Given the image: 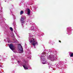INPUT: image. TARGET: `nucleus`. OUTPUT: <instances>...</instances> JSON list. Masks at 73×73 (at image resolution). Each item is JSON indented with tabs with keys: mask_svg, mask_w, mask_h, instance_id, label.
<instances>
[{
	"mask_svg": "<svg viewBox=\"0 0 73 73\" xmlns=\"http://www.w3.org/2000/svg\"><path fill=\"white\" fill-rule=\"evenodd\" d=\"M33 28V27H31V28Z\"/></svg>",
	"mask_w": 73,
	"mask_h": 73,
	"instance_id": "17",
	"label": "nucleus"
},
{
	"mask_svg": "<svg viewBox=\"0 0 73 73\" xmlns=\"http://www.w3.org/2000/svg\"><path fill=\"white\" fill-rule=\"evenodd\" d=\"M24 13V11H21L20 12V15H23Z\"/></svg>",
	"mask_w": 73,
	"mask_h": 73,
	"instance_id": "11",
	"label": "nucleus"
},
{
	"mask_svg": "<svg viewBox=\"0 0 73 73\" xmlns=\"http://www.w3.org/2000/svg\"><path fill=\"white\" fill-rule=\"evenodd\" d=\"M18 64H20V61H18Z\"/></svg>",
	"mask_w": 73,
	"mask_h": 73,
	"instance_id": "14",
	"label": "nucleus"
},
{
	"mask_svg": "<svg viewBox=\"0 0 73 73\" xmlns=\"http://www.w3.org/2000/svg\"><path fill=\"white\" fill-rule=\"evenodd\" d=\"M12 35H13L12 37H14V38H15V35H14V34H13Z\"/></svg>",
	"mask_w": 73,
	"mask_h": 73,
	"instance_id": "13",
	"label": "nucleus"
},
{
	"mask_svg": "<svg viewBox=\"0 0 73 73\" xmlns=\"http://www.w3.org/2000/svg\"><path fill=\"white\" fill-rule=\"evenodd\" d=\"M47 58L48 60H50L51 61H53L56 58L54 55L51 54L48 56H47Z\"/></svg>",
	"mask_w": 73,
	"mask_h": 73,
	"instance_id": "3",
	"label": "nucleus"
},
{
	"mask_svg": "<svg viewBox=\"0 0 73 73\" xmlns=\"http://www.w3.org/2000/svg\"><path fill=\"white\" fill-rule=\"evenodd\" d=\"M42 55H41L40 57L41 58V61L43 64H47V61L44 58V56H46V52H43L42 53Z\"/></svg>",
	"mask_w": 73,
	"mask_h": 73,
	"instance_id": "2",
	"label": "nucleus"
},
{
	"mask_svg": "<svg viewBox=\"0 0 73 73\" xmlns=\"http://www.w3.org/2000/svg\"><path fill=\"white\" fill-rule=\"evenodd\" d=\"M18 49H19V52L20 53H23V47L20 44H19Z\"/></svg>",
	"mask_w": 73,
	"mask_h": 73,
	"instance_id": "5",
	"label": "nucleus"
},
{
	"mask_svg": "<svg viewBox=\"0 0 73 73\" xmlns=\"http://www.w3.org/2000/svg\"><path fill=\"white\" fill-rule=\"evenodd\" d=\"M9 47L13 52H15V51H16V49H15V47L13 46V44H11L9 46Z\"/></svg>",
	"mask_w": 73,
	"mask_h": 73,
	"instance_id": "6",
	"label": "nucleus"
},
{
	"mask_svg": "<svg viewBox=\"0 0 73 73\" xmlns=\"http://www.w3.org/2000/svg\"><path fill=\"white\" fill-rule=\"evenodd\" d=\"M27 15H29L30 14V13H31V10H30V9H27Z\"/></svg>",
	"mask_w": 73,
	"mask_h": 73,
	"instance_id": "10",
	"label": "nucleus"
},
{
	"mask_svg": "<svg viewBox=\"0 0 73 73\" xmlns=\"http://www.w3.org/2000/svg\"><path fill=\"white\" fill-rule=\"evenodd\" d=\"M67 29H69V28H68V27L67 28Z\"/></svg>",
	"mask_w": 73,
	"mask_h": 73,
	"instance_id": "18",
	"label": "nucleus"
},
{
	"mask_svg": "<svg viewBox=\"0 0 73 73\" xmlns=\"http://www.w3.org/2000/svg\"><path fill=\"white\" fill-rule=\"evenodd\" d=\"M31 55V52H29L28 54L27 58H31V56H30Z\"/></svg>",
	"mask_w": 73,
	"mask_h": 73,
	"instance_id": "8",
	"label": "nucleus"
},
{
	"mask_svg": "<svg viewBox=\"0 0 73 73\" xmlns=\"http://www.w3.org/2000/svg\"><path fill=\"white\" fill-rule=\"evenodd\" d=\"M11 15H13V14H12V11H11Z\"/></svg>",
	"mask_w": 73,
	"mask_h": 73,
	"instance_id": "15",
	"label": "nucleus"
},
{
	"mask_svg": "<svg viewBox=\"0 0 73 73\" xmlns=\"http://www.w3.org/2000/svg\"><path fill=\"white\" fill-rule=\"evenodd\" d=\"M69 54L70 55V57H73V53L70 52H69Z\"/></svg>",
	"mask_w": 73,
	"mask_h": 73,
	"instance_id": "9",
	"label": "nucleus"
},
{
	"mask_svg": "<svg viewBox=\"0 0 73 73\" xmlns=\"http://www.w3.org/2000/svg\"><path fill=\"white\" fill-rule=\"evenodd\" d=\"M72 28V27H70V29H71Z\"/></svg>",
	"mask_w": 73,
	"mask_h": 73,
	"instance_id": "19",
	"label": "nucleus"
},
{
	"mask_svg": "<svg viewBox=\"0 0 73 73\" xmlns=\"http://www.w3.org/2000/svg\"><path fill=\"white\" fill-rule=\"evenodd\" d=\"M24 19H25V18H24V17H22L21 19V21L22 25L25 23V21H24Z\"/></svg>",
	"mask_w": 73,
	"mask_h": 73,
	"instance_id": "7",
	"label": "nucleus"
},
{
	"mask_svg": "<svg viewBox=\"0 0 73 73\" xmlns=\"http://www.w3.org/2000/svg\"><path fill=\"white\" fill-rule=\"evenodd\" d=\"M10 29L11 31H13V28H12L11 27L10 28Z\"/></svg>",
	"mask_w": 73,
	"mask_h": 73,
	"instance_id": "12",
	"label": "nucleus"
},
{
	"mask_svg": "<svg viewBox=\"0 0 73 73\" xmlns=\"http://www.w3.org/2000/svg\"><path fill=\"white\" fill-rule=\"evenodd\" d=\"M32 37V35L30 34V36L29 38L30 43H31V44L33 45V46H35L36 45H37V42L36 40L34 39V38Z\"/></svg>",
	"mask_w": 73,
	"mask_h": 73,
	"instance_id": "1",
	"label": "nucleus"
},
{
	"mask_svg": "<svg viewBox=\"0 0 73 73\" xmlns=\"http://www.w3.org/2000/svg\"><path fill=\"white\" fill-rule=\"evenodd\" d=\"M18 37L19 38V36H18Z\"/></svg>",
	"mask_w": 73,
	"mask_h": 73,
	"instance_id": "20",
	"label": "nucleus"
},
{
	"mask_svg": "<svg viewBox=\"0 0 73 73\" xmlns=\"http://www.w3.org/2000/svg\"><path fill=\"white\" fill-rule=\"evenodd\" d=\"M59 42H61V41H60V40H59Z\"/></svg>",
	"mask_w": 73,
	"mask_h": 73,
	"instance_id": "16",
	"label": "nucleus"
},
{
	"mask_svg": "<svg viewBox=\"0 0 73 73\" xmlns=\"http://www.w3.org/2000/svg\"><path fill=\"white\" fill-rule=\"evenodd\" d=\"M23 66L25 70H27V69H28V68L29 67V65L28 63L25 62L23 65Z\"/></svg>",
	"mask_w": 73,
	"mask_h": 73,
	"instance_id": "4",
	"label": "nucleus"
}]
</instances>
